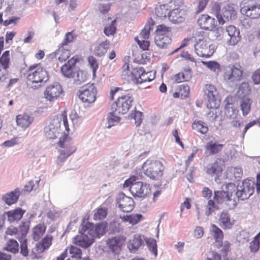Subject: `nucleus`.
Segmentation results:
<instances>
[{"instance_id":"9b49d317","label":"nucleus","mask_w":260,"mask_h":260,"mask_svg":"<svg viewBox=\"0 0 260 260\" xmlns=\"http://www.w3.org/2000/svg\"><path fill=\"white\" fill-rule=\"evenodd\" d=\"M44 94L46 101L54 102L63 95V90L59 83L55 82L46 87Z\"/></svg>"},{"instance_id":"20e7f679","label":"nucleus","mask_w":260,"mask_h":260,"mask_svg":"<svg viewBox=\"0 0 260 260\" xmlns=\"http://www.w3.org/2000/svg\"><path fill=\"white\" fill-rule=\"evenodd\" d=\"M194 50L196 54L200 57H209L213 52V47L207 42V38L204 36V32H197L194 37Z\"/></svg>"},{"instance_id":"f03ea898","label":"nucleus","mask_w":260,"mask_h":260,"mask_svg":"<svg viewBox=\"0 0 260 260\" xmlns=\"http://www.w3.org/2000/svg\"><path fill=\"white\" fill-rule=\"evenodd\" d=\"M256 193L258 195L260 192V174L256 177V182L251 180L245 179L238 185L235 194L239 200H244L250 198L254 193V188Z\"/></svg>"},{"instance_id":"864d4df0","label":"nucleus","mask_w":260,"mask_h":260,"mask_svg":"<svg viewBox=\"0 0 260 260\" xmlns=\"http://www.w3.org/2000/svg\"><path fill=\"white\" fill-rule=\"evenodd\" d=\"M251 90V88L247 82H243L239 87V93L241 92L243 96L248 94Z\"/></svg>"},{"instance_id":"4d7b16f0","label":"nucleus","mask_w":260,"mask_h":260,"mask_svg":"<svg viewBox=\"0 0 260 260\" xmlns=\"http://www.w3.org/2000/svg\"><path fill=\"white\" fill-rule=\"evenodd\" d=\"M29 223L30 222L29 221H23L19 226L20 232L21 233V236L24 237V238H25L29 230Z\"/></svg>"},{"instance_id":"393cba45","label":"nucleus","mask_w":260,"mask_h":260,"mask_svg":"<svg viewBox=\"0 0 260 260\" xmlns=\"http://www.w3.org/2000/svg\"><path fill=\"white\" fill-rule=\"evenodd\" d=\"M219 223L223 229H231L234 224V220H231L227 211H223L220 215Z\"/></svg>"},{"instance_id":"338daca9","label":"nucleus","mask_w":260,"mask_h":260,"mask_svg":"<svg viewBox=\"0 0 260 260\" xmlns=\"http://www.w3.org/2000/svg\"><path fill=\"white\" fill-rule=\"evenodd\" d=\"M143 219V216L141 214H132L129 215V223L135 225L138 223Z\"/></svg>"},{"instance_id":"6e6552de","label":"nucleus","mask_w":260,"mask_h":260,"mask_svg":"<svg viewBox=\"0 0 260 260\" xmlns=\"http://www.w3.org/2000/svg\"><path fill=\"white\" fill-rule=\"evenodd\" d=\"M133 101L132 95L129 93L119 95L117 100L112 104L111 110L116 114H125L132 106Z\"/></svg>"},{"instance_id":"423d86ee","label":"nucleus","mask_w":260,"mask_h":260,"mask_svg":"<svg viewBox=\"0 0 260 260\" xmlns=\"http://www.w3.org/2000/svg\"><path fill=\"white\" fill-rule=\"evenodd\" d=\"M211 11L212 13L216 17L220 24H223L226 20L235 18L236 12L232 5H227L221 10L220 4L215 3L212 7Z\"/></svg>"},{"instance_id":"f3484780","label":"nucleus","mask_w":260,"mask_h":260,"mask_svg":"<svg viewBox=\"0 0 260 260\" xmlns=\"http://www.w3.org/2000/svg\"><path fill=\"white\" fill-rule=\"evenodd\" d=\"M145 237L140 234H135L127 243V248L131 253H135L145 246Z\"/></svg>"},{"instance_id":"a211bd4d","label":"nucleus","mask_w":260,"mask_h":260,"mask_svg":"<svg viewBox=\"0 0 260 260\" xmlns=\"http://www.w3.org/2000/svg\"><path fill=\"white\" fill-rule=\"evenodd\" d=\"M116 205L122 211L129 212L134 209V201L133 198L121 192L119 194L118 198L117 199Z\"/></svg>"},{"instance_id":"3c124183","label":"nucleus","mask_w":260,"mask_h":260,"mask_svg":"<svg viewBox=\"0 0 260 260\" xmlns=\"http://www.w3.org/2000/svg\"><path fill=\"white\" fill-rule=\"evenodd\" d=\"M76 38V36L74 35L72 31L66 33L60 46H63V47H68V44L73 42Z\"/></svg>"},{"instance_id":"a878e982","label":"nucleus","mask_w":260,"mask_h":260,"mask_svg":"<svg viewBox=\"0 0 260 260\" xmlns=\"http://www.w3.org/2000/svg\"><path fill=\"white\" fill-rule=\"evenodd\" d=\"M223 171L222 165L217 160L210 164L206 167V173L211 176H219Z\"/></svg>"},{"instance_id":"ea45409f","label":"nucleus","mask_w":260,"mask_h":260,"mask_svg":"<svg viewBox=\"0 0 260 260\" xmlns=\"http://www.w3.org/2000/svg\"><path fill=\"white\" fill-rule=\"evenodd\" d=\"M74 79V83L76 85H80L86 79V75L84 74L83 72L81 70L75 71L72 77Z\"/></svg>"},{"instance_id":"c03bdc74","label":"nucleus","mask_w":260,"mask_h":260,"mask_svg":"<svg viewBox=\"0 0 260 260\" xmlns=\"http://www.w3.org/2000/svg\"><path fill=\"white\" fill-rule=\"evenodd\" d=\"M168 6L166 4L160 5L156 7L155 13L158 17H166L167 14L168 15Z\"/></svg>"},{"instance_id":"b1692460","label":"nucleus","mask_w":260,"mask_h":260,"mask_svg":"<svg viewBox=\"0 0 260 260\" xmlns=\"http://www.w3.org/2000/svg\"><path fill=\"white\" fill-rule=\"evenodd\" d=\"M20 195V190L16 188L13 191L4 195L2 199L6 204L11 205L17 202Z\"/></svg>"},{"instance_id":"680f3d73","label":"nucleus","mask_w":260,"mask_h":260,"mask_svg":"<svg viewBox=\"0 0 260 260\" xmlns=\"http://www.w3.org/2000/svg\"><path fill=\"white\" fill-rule=\"evenodd\" d=\"M135 40L137 43L140 48L143 50H147L148 49V47L150 45V43L148 41L139 39V37H136Z\"/></svg>"},{"instance_id":"79ce46f5","label":"nucleus","mask_w":260,"mask_h":260,"mask_svg":"<svg viewBox=\"0 0 260 260\" xmlns=\"http://www.w3.org/2000/svg\"><path fill=\"white\" fill-rule=\"evenodd\" d=\"M238 110L234 107H230V105L225 108V115L229 119H236L238 116Z\"/></svg>"},{"instance_id":"2f4dec72","label":"nucleus","mask_w":260,"mask_h":260,"mask_svg":"<svg viewBox=\"0 0 260 260\" xmlns=\"http://www.w3.org/2000/svg\"><path fill=\"white\" fill-rule=\"evenodd\" d=\"M210 231L216 242H222L223 238V233L221 230L215 224H212Z\"/></svg>"},{"instance_id":"13d9d810","label":"nucleus","mask_w":260,"mask_h":260,"mask_svg":"<svg viewBox=\"0 0 260 260\" xmlns=\"http://www.w3.org/2000/svg\"><path fill=\"white\" fill-rule=\"evenodd\" d=\"M144 69L142 67H137L133 70L132 72H131L132 74V79H134L136 80V82L137 83V78H140L141 76L144 71Z\"/></svg>"},{"instance_id":"473e14b6","label":"nucleus","mask_w":260,"mask_h":260,"mask_svg":"<svg viewBox=\"0 0 260 260\" xmlns=\"http://www.w3.org/2000/svg\"><path fill=\"white\" fill-rule=\"evenodd\" d=\"M168 17L169 20L174 23H181L184 20L179 9H175L171 11H169Z\"/></svg>"},{"instance_id":"aec40b11","label":"nucleus","mask_w":260,"mask_h":260,"mask_svg":"<svg viewBox=\"0 0 260 260\" xmlns=\"http://www.w3.org/2000/svg\"><path fill=\"white\" fill-rule=\"evenodd\" d=\"M25 212V211L23 210L21 208H17L14 210L5 212L3 216L4 220L7 219L9 222H13L20 220Z\"/></svg>"},{"instance_id":"0e129e2a","label":"nucleus","mask_w":260,"mask_h":260,"mask_svg":"<svg viewBox=\"0 0 260 260\" xmlns=\"http://www.w3.org/2000/svg\"><path fill=\"white\" fill-rule=\"evenodd\" d=\"M143 113L140 111H135V113H132L131 117L135 120V124L138 126L140 125L142 120Z\"/></svg>"},{"instance_id":"2eb2a0df","label":"nucleus","mask_w":260,"mask_h":260,"mask_svg":"<svg viewBox=\"0 0 260 260\" xmlns=\"http://www.w3.org/2000/svg\"><path fill=\"white\" fill-rule=\"evenodd\" d=\"M204 91L208 100L207 107L209 109L217 108L219 106V102L217 99L218 92L214 86L207 84Z\"/></svg>"},{"instance_id":"69168bd1","label":"nucleus","mask_w":260,"mask_h":260,"mask_svg":"<svg viewBox=\"0 0 260 260\" xmlns=\"http://www.w3.org/2000/svg\"><path fill=\"white\" fill-rule=\"evenodd\" d=\"M109 229L113 233H118L122 230V227L120 223L113 220L109 225Z\"/></svg>"},{"instance_id":"09e8293b","label":"nucleus","mask_w":260,"mask_h":260,"mask_svg":"<svg viewBox=\"0 0 260 260\" xmlns=\"http://www.w3.org/2000/svg\"><path fill=\"white\" fill-rule=\"evenodd\" d=\"M170 32V27H167L164 24H161L157 26V29L155 30V36L160 35L162 37H168L167 34Z\"/></svg>"},{"instance_id":"37998d69","label":"nucleus","mask_w":260,"mask_h":260,"mask_svg":"<svg viewBox=\"0 0 260 260\" xmlns=\"http://www.w3.org/2000/svg\"><path fill=\"white\" fill-rule=\"evenodd\" d=\"M155 78L154 74L152 72H146L144 70V73L140 78H137V83L141 84L145 82H150L153 80Z\"/></svg>"},{"instance_id":"bb28decb","label":"nucleus","mask_w":260,"mask_h":260,"mask_svg":"<svg viewBox=\"0 0 260 260\" xmlns=\"http://www.w3.org/2000/svg\"><path fill=\"white\" fill-rule=\"evenodd\" d=\"M125 239L122 237L117 236L109 239L107 244L109 248L113 252H117L123 244Z\"/></svg>"},{"instance_id":"49530a36","label":"nucleus","mask_w":260,"mask_h":260,"mask_svg":"<svg viewBox=\"0 0 260 260\" xmlns=\"http://www.w3.org/2000/svg\"><path fill=\"white\" fill-rule=\"evenodd\" d=\"M75 149H74L72 151L70 150H61L60 151V154L57 158V163L58 165H62V164L66 161V160L68 158V157L72 154L74 152H75Z\"/></svg>"},{"instance_id":"c756f323","label":"nucleus","mask_w":260,"mask_h":260,"mask_svg":"<svg viewBox=\"0 0 260 260\" xmlns=\"http://www.w3.org/2000/svg\"><path fill=\"white\" fill-rule=\"evenodd\" d=\"M223 147V145L216 142L209 141L206 144V150L209 152L210 155H214L219 153Z\"/></svg>"},{"instance_id":"f8f14e48","label":"nucleus","mask_w":260,"mask_h":260,"mask_svg":"<svg viewBox=\"0 0 260 260\" xmlns=\"http://www.w3.org/2000/svg\"><path fill=\"white\" fill-rule=\"evenodd\" d=\"M240 11L243 15L251 19H257L260 17V3L253 1H248L244 4Z\"/></svg>"},{"instance_id":"4c0bfd02","label":"nucleus","mask_w":260,"mask_h":260,"mask_svg":"<svg viewBox=\"0 0 260 260\" xmlns=\"http://www.w3.org/2000/svg\"><path fill=\"white\" fill-rule=\"evenodd\" d=\"M192 128L204 135L208 131V126L201 120L194 121L192 124Z\"/></svg>"},{"instance_id":"6e6d98bb","label":"nucleus","mask_w":260,"mask_h":260,"mask_svg":"<svg viewBox=\"0 0 260 260\" xmlns=\"http://www.w3.org/2000/svg\"><path fill=\"white\" fill-rule=\"evenodd\" d=\"M115 21H112V22L108 26L105 27L104 32L107 36L113 35L115 32L116 28L114 25Z\"/></svg>"},{"instance_id":"dca6fc26","label":"nucleus","mask_w":260,"mask_h":260,"mask_svg":"<svg viewBox=\"0 0 260 260\" xmlns=\"http://www.w3.org/2000/svg\"><path fill=\"white\" fill-rule=\"evenodd\" d=\"M223 35L229 37L226 39L229 45L234 46L241 40V36L239 29L234 25L227 26L223 31Z\"/></svg>"},{"instance_id":"603ef678","label":"nucleus","mask_w":260,"mask_h":260,"mask_svg":"<svg viewBox=\"0 0 260 260\" xmlns=\"http://www.w3.org/2000/svg\"><path fill=\"white\" fill-rule=\"evenodd\" d=\"M70 253L73 258H76L77 260L81 258V250L79 248L75 246H71L69 249Z\"/></svg>"},{"instance_id":"a18cd8bd","label":"nucleus","mask_w":260,"mask_h":260,"mask_svg":"<svg viewBox=\"0 0 260 260\" xmlns=\"http://www.w3.org/2000/svg\"><path fill=\"white\" fill-rule=\"evenodd\" d=\"M145 242L149 250L156 257L157 255V248L156 240L152 238H149L145 239Z\"/></svg>"},{"instance_id":"6ab92c4d","label":"nucleus","mask_w":260,"mask_h":260,"mask_svg":"<svg viewBox=\"0 0 260 260\" xmlns=\"http://www.w3.org/2000/svg\"><path fill=\"white\" fill-rule=\"evenodd\" d=\"M9 51H5L0 58V81H5L8 78L7 69L9 67L10 58Z\"/></svg>"},{"instance_id":"4be33fe9","label":"nucleus","mask_w":260,"mask_h":260,"mask_svg":"<svg viewBox=\"0 0 260 260\" xmlns=\"http://www.w3.org/2000/svg\"><path fill=\"white\" fill-rule=\"evenodd\" d=\"M85 224L88 228L90 234L93 236L94 240L95 238H100L105 233V226L103 224H98L94 225L93 223L87 222Z\"/></svg>"},{"instance_id":"7c9ffc66","label":"nucleus","mask_w":260,"mask_h":260,"mask_svg":"<svg viewBox=\"0 0 260 260\" xmlns=\"http://www.w3.org/2000/svg\"><path fill=\"white\" fill-rule=\"evenodd\" d=\"M55 57H57L58 60L63 62L66 61L70 56V51L68 47H64L60 46L58 49L54 52Z\"/></svg>"},{"instance_id":"a19ab883","label":"nucleus","mask_w":260,"mask_h":260,"mask_svg":"<svg viewBox=\"0 0 260 260\" xmlns=\"http://www.w3.org/2000/svg\"><path fill=\"white\" fill-rule=\"evenodd\" d=\"M251 103V100L249 98H245L241 101L240 107L244 116L247 115L249 113Z\"/></svg>"},{"instance_id":"de8ad7c7","label":"nucleus","mask_w":260,"mask_h":260,"mask_svg":"<svg viewBox=\"0 0 260 260\" xmlns=\"http://www.w3.org/2000/svg\"><path fill=\"white\" fill-rule=\"evenodd\" d=\"M202 63L209 68L210 70L213 71L217 75L220 71V64L215 61H202Z\"/></svg>"},{"instance_id":"0eeeda50","label":"nucleus","mask_w":260,"mask_h":260,"mask_svg":"<svg viewBox=\"0 0 260 260\" xmlns=\"http://www.w3.org/2000/svg\"><path fill=\"white\" fill-rule=\"evenodd\" d=\"M243 74V68L239 64H231L225 67L223 78L226 83L236 85L242 79Z\"/></svg>"},{"instance_id":"e2e57ef3","label":"nucleus","mask_w":260,"mask_h":260,"mask_svg":"<svg viewBox=\"0 0 260 260\" xmlns=\"http://www.w3.org/2000/svg\"><path fill=\"white\" fill-rule=\"evenodd\" d=\"M259 239L254 237L253 240L250 243V249L252 252H257L260 247Z\"/></svg>"},{"instance_id":"f257e3e1","label":"nucleus","mask_w":260,"mask_h":260,"mask_svg":"<svg viewBox=\"0 0 260 260\" xmlns=\"http://www.w3.org/2000/svg\"><path fill=\"white\" fill-rule=\"evenodd\" d=\"M29 74L27 75V86L33 89L39 88L47 82L49 75L46 69L38 64L29 67Z\"/></svg>"},{"instance_id":"bf43d9fd","label":"nucleus","mask_w":260,"mask_h":260,"mask_svg":"<svg viewBox=\"0 0 260 260\" xmlns=\"http://www.w3.org/2000/svg\"><path fill=\"white\" fill-rule=\"evenodd\" d=\"M88 62L92 69V75L94 77L95 76L96 71L99 67L96 60L93 56H91L88 57Z\"/></svg>"},{"instance_id":"58836bf2","label":"nucleus","mask_w":260,"mask_h":260,"mask_svg":"<svg viewBox=\"0 0 260 260\" xmlns=\"http://www.w3.org/2000/svg\"><path fill=\"white\" fill-rule=\"evenodd\" d=\"M5 249L7 251L15 254L18 252L19 244L16 240L10 239L7 242Z\"/></svg>"},{"instance_id":"f704fd0d","label":"nucleus","mask_w":260,"mask_h":260,"mask_svg":"<svg viewBox=\"0 0 260 260\" xmlns=\"http://www.w3.org/2000/svg\"><path fill=\"white\" fill-rule=\"evenodd\" d=\"M171 39L169 37H162L160 35L155 36V43L160 48H166L171 44Z\"/></svg>"},{"instance_id":"5701e85b","label":"nucleus","mask_w":260,"mask_h":260,"mask_svg":"<svg viewBox=\"0 0 260 260\" xmlns=\"http://www.w3.org/2000/svg\"><path fill=\"white\" fill-rule=\"evenodd\" d=\"M77 62V59L72 57L69 60L68 62L63 65L61 68V72L64 76L67 78H71L75 72V66Z\"/></svg>"},{"instance_id":"5fc2aeb1","label":"nucleus","mask_w":260,"mask_h":260,"mask_svg":"<svg viewBox=\"0 0 260 260\" xmlns=\"http://www.w3.org/2000/svg\"><path fill=\"white\" fill-rule=\"evenodd\" d=\"M20 242V253L23 256H27L28 254V250L27 248V240L25 238H21Z\"/></svg>"},{"instance_id":"7ed1b4c3","label":"nucleus","mask_w":260,"mask_h":260,"mask_svg":"<svg viewBox=\"0 0 260 260\" xmlns=\"http://www.w3.org/2000/svg\"><path fill=\"white\" fill-rule=\"evenodd\" d=\"M136 181V177L132 176L126 180L123 186L129 187V190L135 198H145L150 192L149 185L141 181Z\"/></svg>"},{"instance_id":"052dcab7","label":"nucleus","mask_w":260,"mask_h":260,"mask_svg":"<svg viewBox=\"0 0 260 260\" xmlns=\"http://www.w3.org/2000/svg\"><path fill=\"white\" fill-rule=\"evenodd\" d=\"M107 214V209L105 208H99L95 212L94 217L95 219H102L106 217Z\"/></svg>"},{"instance_id":"774afa93","label":"nucleus","mask_w":260,"mask_h":260,"mask_svg":"<svg viewBox=\"0 0 260 260\" xmlns=\"http://www.w3.org/2000/svg\"><path fill=\"white\" fill-rule=\"evenodd\" d=\"M189 77H186L183 73H180L176 74L173 78L174 80L176 83H180L188 80Z\"/></svg>"},{"instance_id":"39448f33","label":"nucleus","mask_w":260,"mask_h":260,"mask_svg":"<svg viewBox=\"0 0 260 260\" xmlns=\"http://www.w3.org/2000/svg\"><path fill=\"white\" fill-rule=\"evenodd\" d=\"M162 163L157 160L148 159L142 166L144 174L152 180H158L161 177L164 171Z\"/></svg>"},{"instance_id":"412c9836","label":"nucleus","mask_w":260,"mask_h":260,"mask_svg":"<svg viewBox=\"0 0 260 260\" xmlns=\"http://www.w3.org/2000/svg\"><path fill=\"white\" fill-rule=\"evenodd\" d=\"M198 22L201 28L205 30H213L215 27V19L206 14L202 15Z\"/></svg>"},{"instance_id":"8fccbe9b","label":"nucleus","mask_w":260,"mask_h":260,"mask_svg":"<svg viewBox=\"0 0 260 260\" xmlns=\"http://www.w3.org/2000/svg\"><path fill=\"white\" fill-rule=\"evenodd\" d=\"M117 114L112 111L110 112L107 117V120L109 123L108 125L107 126L108 128H111L114 124L113 123L118 122L120 120V117L117 115Z\"/></svg>"},{"instance_id":"4468645a","label":"nucleus","mask_w":260,"mask_h":260,"mask_svg":"<svg viewBox=\"0 0 260 260\" xmlns=\"http://www.w3.org/2000/svg\"><path fill=\"white\" fill-rule=\"evenodd\" d=\"M96 89L93 84H88L78 92L79 99L83 103H92L96 99Z\"/></svg>"},{"instance_id":"72a5a7b5","label":"nucleus","mask_w":260,"mask_h":260,"mask_svg":"<svg viewBox=\"0 0 260 260\" xmlns=\"http://www.w3.org/2000/svg\"><path fill=\"white\" fill-rule=\"evenodd\" d=\"M154 24V21L152 18H150L148 20L147 23L145 25L144 28L141 31L140 34V38L142 39H148L150 35V31L152 30Z\"/></svg>"},{"instance_id":"1a4fd4ad","label":"nucleus","mask_w":260,"mask_h":260,"mask_svg":"<svg viewBox=\"0 0 260 260\" xmlns=\"http://www.w3.org/2000/svg\"><path fill=\"white\" fill-rule=\"evenodd\" d=\"M93 236L90 234L86 224L82 225V229L79 231V235L74 238L75 244L82 248H86L94 242Z\"/></svg>"},{"instance_id":"ddd939ff","label":"nucleus","mask_w":260,"mask_h":260,"mask_svg":"<svg viewBox=\"0 0 260 260\" xmlns=\"http://www.w3.org/2000/svg\"><path fill=\"white\" fill-rule=\"evenodd\" d=\"M61 119L58 118L50 120L44 128L45 137L49 139H54L60 133Z\"/></svg>"},{"instance_id":"cd10ccee","label":"nucleus","mask_w":260,"mask_h":260,"mask_svg":"<svg viewBox=\"0 0 260 260\" xmlns=\"http://www.w3.org/2000/svg\"><path fill=\"white\" fill-rule=\"evenodd\" d=\"M32 121L33 118L28 114H19L17 116L16 122L17 125L23 128L28 127Z\"/></svg>"},{"instance_id":"c9c22d12","label":"nucleus","mask_w":260,"mask_h":260,"mask_svg":"<svg viewBox=\"0 0 260 260\" xmlns=\"http://www.w3.org/2000/svg\"><path fill=\"white\" fill-rule=\"evenodd\" d=\"M46 231V227L44 225L39 224L34 228L32 230V238L36 241L40 240L43 236Z\"/></svg>"},{"instance_id":"c85d7f7f","label":"nucleus","mask_w":260,"mask_h":260,"mask_svg":"<svg viewBox=\"0 0 260 260\" xmlns=\"http://www.w3.org/2000/svg\"><path fill=\"white\" fill-rule=\"evenodd\" d=\"M52 238L46 236L41 242L36 244V251L39 253L43 252L51 245Z\"/></svg>"},{"instance_id":"9d476101","label":"nucleus","mask_w":260,"mask_h":260,"mask_svg":"<svg viewBox=\"0 0 260 260\" xmlns=\"http://www.w3.org/2000/svg\"><path fill=\"white\" fill-rule=\"evenodd\" d=\"M222 190L214 191V199L218 203L231 201L233 194L236 190V186L234 183H229L222 186Z\"/></svg>"},{"instance_id":"e433bc0d","label":"nucleus","mask_w":260,"mask_h":260,"mask_svg":"<svg viewBox=\"0 0 260 260\" xmlns=\"http://www.w3.org/2000/svg\"><path fill=\"white\" fill-rule=\"evenodd\" d=\"M109 47V42L107 40L104 41L97 46L94 49L95 54L98 56L104 55Z\"/></svg>"}]
</instances>
